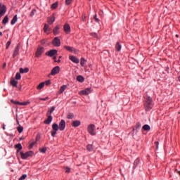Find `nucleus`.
Wrapping results in <instances>:
<instances>
[{"instance_id": "nucleus-1", "label": "nucleus", "mask_w": 180, "mask_h": 180, "mask_svg": "<svg viewBox=\"0 0 180 180\" xmlns=\"http://www.w3.org/2000/svg\"><path fill=\"white\" fill-rule=\"evenodd\" d=\"M144 106L146 111L151 110V109H153V98H151V97H146Z\"/></svg>"}, {"instance_id": "nucleus-2", "label": "nucleus", "mask_w": 180, "mask_h": 180, "mask_svg": "<svg viewBox=\"0 0 180 180\" xmlns=\"http://www.w3.org/2000/svg\"><path fill=\"white\" fill-rule=\"evenodd\" d=\"M95 129H96L95 124H91L89 125L87 130L89 134H91V136H95L96 134V132L95 131Z\"/></svg>"}, {"instance_id": "nucleus-3", "label": "nucleus", "mask_w": 180, "mask_h": 180, "mask_svg": "<svg viewBox=\"0 0 180 180\" xmlns=\"http://www.w3.org/2000/svg\"><path fill=\"white\" fill-rule=\"evenodd\" d=\"M20 155L22 160H26V158H29V157H32V155H33V151L30 150L26 152L25 153L23 152H20Z\"/></svg>"}, {"instance_id": "nucleus-4", "label": "nucleus", "mask_w": 180, "mask_h": 180, "mask_svg": "<svg viewBox=\"0 0 180 180\" xmlns=\"http://www.w3.org/2000/svg\"><path fill=\"white\" fill-rule=\"evenodd\" d=\"M52 129L53 130L51 131V136L52 137H56L57 131H58V124L56 123L53 124Z\"/></svg>"}, {"instance_id": "nucleus-5", "label": "nucleus", "mask_w": 180, "mask_h": 180, "mask_svg": "<svg viewBox=\"0 0 180 180\" xmlns=\"http://www.w3.org/2000/svg\"><path fill=\"white\" fill-rule=\"evenodd\" d=\"M52 44L55 47H60V46H61V41H60V39L56 37L52 40Z\"/></svg>"}, {"instance_id": "nucleus-6", "label": "nucleus", "mask_w": 180, "mask_h": 180, "mask_svg": "<svg viewBox=\"0 0 180 180\" xmlns=\"http://www.w3.org/2000/svg\"><path fill=\"white\" fill-rule=\"evenodd\" d=\"M141 128V123L138 122L135 125V127L133 128V132L132 134H137L139 133V130Z\"/></svg>"}, {"instance_id": "nucleus-7", "label": "nucleus", "mask_w": 180, "mask_h": 180, "mask_svg": "<svg viewBox=\"0 0 180 180\" xmlns=\"http://www.w3.org/2000/svg\"><path fill=\"white\" fill-rule=\"evenodd\" d=\"M58 127L60 131H63V130L65 129V120H61Z\"/></svg>"}, {"instance_id": "nucleus-8", "label": "nucleus", "mask_w": 180, "mask_h": 180, "mask_svg": "<svg viewBox=\"0 0 180 180\" xmlns=\"http://www.w3.org/2000/svg\"><path fill=\"white\" fill-rule=\"evenodd\" d=\"M44 51V48L39 46L38 47L37 51H36V57H40V56H41V54H43Z\"/></svg>"}, {"instance_id": "nucleus-9", "label": "nucleus", "mask_w": 180, "mask_h": 180, "mask_svg": "<svg viewBox=\"0 0 180 180\" xmlns=\"http://www.w3.org/2000/svg\"><path fill=\"white\" fill-rule=\"evenodd\" d=\"M60 72V66H56L51 70V75H56Z\"/></svg>"}, {"instance_id": "nucleus-10", "label": "nucleus", "mask_w": 180, "mask_h": 180, "mask_svg": "<svg viewBox=\"0 0 180 180\" xmlns=\"http://www.w3.org/2000/svg\"><path fill=\"white\" fill-rule=\"evenodd\" d=\"M57 54V50L56 49H52L48 52H46V55L49 56V57H53Z\"/></svg>"}, {"instance_id": "nucleus-11", "label": "nucleus", "mask_w": 180, "mask_h": 180, "mask_svg": "<svg viewBox=\"0 0 180 180\" xmlns=\"http://www.w3.org/2000/svg\"><path fill=\"white\" fill-rule=\"evenodd\" d=\"M0 13L1 15H5L6 13V6L4 4H0Z\"/></svg>"}, {"instance_id": "nucleus-12", "label": "nucleus", "mask_w": 180, "mask_h": 180, "mask_svg": "<svg viewBox=\"0 0 180 180\" xmlns=\"http://www.w3.org/2000/svg\"><path fill=\"white\" fill-rule=\"evenodd\" d=\"M19 49H20V47L19 46V44L18 46H15L13 53V58H15V57H16V56L19 55Z\"/></svg>"}, {"instance_id": "nucleus-13", "label": "nucleus", "mask_w": 180, "mask_h": 180, "mask_svg": "<svg viewBox=\"0 0 180 180\" xmlns=\"http://www.w3.org/2000/svg\"><path fill=\"white\" fill-rule=\"evenodd\" d=\"M69 58L70 61H72V63H75V64H78L79 63V59L74 56H70Z\"/></svg>"}, {"instance_id": "nucleus-14", "label": "nucleus", "mask_w": 180, "mask_h": 180, "mask_svg": "<svg viewBox=\"0 0 180 180\" xmlns=\"http://www.w3.org/2000/svg\"><path fill=\"white\" fill-rule=\"evenodd\" d=\"M91 89L87 88L84 90H82L79 92L80 95H89L91 94Z\"/></svg>"}, {"instance_id": "nucleus-15", "label": "nucleus", "mask_w": 180, "mask_h": 180, "mask_svg": "<svg viewBox=\"0 0 180 180\" xmlns=\"http://www.w3.org/2000/svg\"><path fill=\"white\" fill-rule=\"evenodd\" d=\"M64 32L67 34L70 33L71 32V27H70V25L65 24L63 26Z\"/></svg>"}, {"instance_id": "nucleus-16", "label": "nucleus", "mask_w": 180, "mask_h": 180, "mask_svg": "<svg viewBox=\"0 0 180 180\" xmlns=\"http://www.w3.org/2000/svg\"><path fill=\"white\" fill-rule=\"evenodd\" d=\"M48 118L44 122L45 124H50L53 122V117L51 115H47Z\"/></svg>"}, {"instance_id": "nucleus-17", "label": "nucleus", "mask_w": 180, "mask_h": 180, "mask_svg": "<svg viewBox=\"0 0 180 180\" xmlns=\"http://www.w3.org/2000/svg\"><path fill=\"white\" fill-rule=\"evenodd\" d=\"M56 110V107L52 106L50 108H49V110L46 113V116H51V114Z\"/></svg>"}, {"instance_id": "nucleus-18", "label": "nucleus", "mask_w": 180, "mask_h": 180, "mask_svg": "<svg viewBox=\"0 0 180 180\" xmlns=\"http://www.w3.org/2000/svg\"><path fill=\"white\" fill-rule=\"evenodd\" d=\"M53 33L54 34V36H57V34H58V33H60V25H56V27H55L53 30Z\"/></svg>"}, {"instance_id": "nucleus-19", "label": "nucleus", "mask_w": 180, "mask_h": 180, "mask_svg": "<svg viewBox=\"0 0 180 180\" xmlns=\"http://www.w3.org/2000/svg\"><path fill=\"white\" fill-rule=\"evenodd\" d=\"M55 21L56 17H54V15L48 18V22L49 23V25H53V23H54Z\"/></svg>"}, {"instance_id": "nucleus-20", "label": "nucleus", "mask_w": 180, "mask_h": 180, "mask_svg": "<svg viewBox=\"0 0 180 180\" xmlns=\"http://www.w3.org/2000/svg\"><path fill=\"white\" fill-rule=\"evenodd\" d=\"M80 125H81V121L79 120L73 121L72 123V126L73 127H78V126H80Z\"/></svg>"}, {"instance_id": "nucleus-21", "label": "nucleus", "mask_w": 180, "mask_h": 180, "mask_svg": "<svg viewBox=\"0 0 180 180\" xmlns=\"http://www.w3.org/2000/svg\"><path fill=\"white\" fill-rule=\"evenodd\" d=\"M29 72V68H25V69L23 68H20V74H26Z\"/></svg>"}, {"instance_id": "nucleus-22", "label": "nucleus", "mask_w": 180, "mask_h": 180, "mask_svg": "<svg viewBox=\"0 0 180 180\" xmlns=\"http://www.w3.org/2000/svg\"><path fill=\"white\" fill-rule=\"evenodd\" d=\"M11 85L12 86L16 87L18 86V81L15 80V79L12 78L11 80Z\"/></svg>"}, {"instance_id": "nucleus-23", "label": "nucleus", "mask_w": 180, "mask_h": 180, "mask_svg": "<svg viewBox=\"0 0 180 180\" xmlns=\"http://www.w3.org/2000/svg\"><path fill=\"white\" fill-rule=\"evenodd\" d=\"M65 89H67V85H63V86H62L60 88L59 91H58V94H63V92H64V91H65Z\"/></svg>"}, {"instance_id": "nucleus-24", "label": "nucleus", "mask_w": 180, "mask_h": 180, "mask_svg": "<svg viewBox=\"0 0 180 180\" xmlns=\"http://www.w3.org/2000/svg\"><path fill=\"white\" fill-rule=\"evenodd\" d=\"M18 22V15H15L11 20V25H15Z\"/></svg>"}, {"instance_id": "nucleus-25", "label": "nucleus", "mask_w": 180, "mask_h": 180, "mask_svg": "<svg viewBox=\"0 0 180 180\" xmlns=\"http://www.w3.org/2000/svg\"><path fill=\"white\" fill-rule=\"evenodd\" d=\"M143 130H144L145 131H150V125L148 124H145L142 127Z\"/></svg>"}, {"instance_id": "nucleus-26", "label": "nucleus", "mask_w": 180, "mask_h": 180, "mask_svg": "<svg viewBox=\"0 0 180 180\" xmlns=\"http://www.w3.org/2000/svg\"><path fill=\"white\" fill-rule=\"evenodd\" d=\"M77 81H78L79 82H84V81H85V78H84V77L79 75L77 77Z\"/></svg>"}, {"instance_id": "nucleus-27", "label": "nucleus", "mask_w": 180, "mask_h": 180, "mask_svg": "<svg viewBox=\"0 0 180 180\" xmlns=\"http://www.w3.org/2000/svg\"><path fill=\"white\" fill-rule=\"evenodd\" d=\"M15 148H17V152L19 153L20 150H22V144L18 143L15 146Z\"/></svg>"}, {"instance_id": "nucleus-28", "label": "nucleus", "mask_w": 180, "mask_h": 180, "mask_svg": "<svg viewBox=\"0 0 180 180\" xmlns=\"http://www.w3.org/2000/svg\"><path fill=\"white\" fill-rule=\"evenodd\" d=\"M115 49H116L117 51H120V50H122V45H120V44L119 42H117V44L115 45Z\"/></svg>"}, {"instance_id": "nucleus-29", "label": "nucleus", "mask_w": 180, "mask_h": 180, "mask_svg": "<svg viewBox=\"0 0 180 180\" xmlns=\"http://www.w3.org/2000/svg\"><path fill=\"white\" fill-rule=\"evenodd\" d=\"M8 20H9V18H8V15H6L2 20L3 25H6V23H8Z\"/></svg>"}, {"instance_id": "nucleus-30", "label": "nucleus", "mask_w": 180, "mask_h": 180, "mask_svg": "<svg viewBox=\"0 0 180 180\" xmlns=\"http://www.w3.org/2000/svg\"><path fill=\"white\" fill-rule=\"evenodd\" d=\"M64 49H65V50H67L68 51H70V53H72V49L74 48H72L71 46H65Z\"/></svg>"}, {"instance_id": "nucleus-31", "label": "nucleus", "mask_w": 180, "mask_h": 180, "mask_svg": "<svg viewBox=\"0 0 180 180\" xmlns=\"http://www.w3.org/2000/svg\"><path fill=\"white\" fill-rule=\"evenodd\" d=\"M86 63V60H85V58H82L80 60V65H82V67H84Z\"/></svg>"}, {"instance_id": "nucleus-32", "label": "nucleus", "mask_w": 180, "mask_h": 180, "mask_svg": "<svg viewBox=\"0 0 180 180\" xmlns=\"http://www.w3.org/2000/svg\"><path fill=\"white\" fill-rule=\"evenodd\" d=\"M58 6V2L56 1L54 4L51 5V9H56V8Z\"/></svg>"}, {"instance_id": "nucleus-33", "label": "nucleus", "mask_w": 180, "mask_h": 180, "mask_svg": "<svg viewBox=\"0 0 180 180\" xmlns=\"http://www.w3.org/2000/svg\"><path fill=\"white\" fill-rule=\"evenodd\" d=\"M40 153H42V154H46V151H47V148H39Z\"/></svg>"}, {"instance_id": "nucleus-34", "label": "nucleus", "mask_w": 180, "mask_h": 180, "mask_svg": "<svg viewBox=\"0 0 180 180\" xmlns=\"http://www.w3.org/2000/svg\"><path fill=\"white\" fill-rule=\"evenodd\" d=\"M88 151H94V146L88 145L86 147Z\"/></svg>"}, {"instance_id": "nucleus-35", "label": "nucleus", "mask_w": 180, "mask_h": 180, "mask_svg": "<svg viewBox=\"0 0 180 180\" xmlns=\"http://www.w3.org/2000/svg\"><path fill=\"white\" fill-rule=\"evenodd\" d=\"M44 87V82H41L40 83L38 86H37V89H41L42 88Z\"/></svg>"}, {"instance_id": "nucleus-36", "label": "nucleus", "mask_w": 180, "mask_h": 180, "mask_svg": "<svg viewBox=\"0 0 180 180\" xmlns=\"http://www.w3.org/2000/svg\"><path fill=\"white\" fill-rule=\"evenodd\" d=\"M139 162H140V159L137 158L136 160H135V161L134 162V165L135 167H137L139 165Z\"/></svg>"}, {"instance_id": "nucleus-37", "label": "nucleus", "mask_w": 180, "mask_h": 180, "mask_svg": "<svg viewBox=\"0 0 180 180\" xmlns=\"http://www.w3.org/2000/svg\"><path fill=\"white\" fill-rule=\"evenodd\" d=\"M68 119H74V114L72 112H70L68 116Z\"/></svg>"}, {"instance_id": "nucleus-38", "label": "nucleus", "mask_w": 180, "mask_h": 180, "mask_svg": "<svg viewBox=\"0 0 180 180\" xmlns=\"http://www.w3.org/2000/svg\"><path fill=\"white\" fill-rule=\"evenodd\" d=\"M29 103H30V102L27 101V102H22V103H20V105L21 106H26L27 105H29Z\"/></svg>"}, {"instance_id": "nucleus-39", "label": "nucleus", "mask_w": 180, "mask_h": 180, "mask_svg": "<svg viewBox=\"0 0 180 180\" xmlns=\"http://www.w3.org/2000/svg\"><path fill=\"white\" fill-rule=\"evenodd\" d=\"M22 78V76L20 75V73L17 72L15 75V79H20Z\"/></svg>"}, {"instance_id": "nucleus-40", "label": "nucleus", "mask_w": 180, "mask_h": 180, "mask_svg": "<svg viewBox=\"0 0 180 180\" xmlns=\"http://www.w3.org/2000/svg\"><path fill=\"white\" fill-rule=\"evenodd\" d=\"M17 129L19 133H22V131H23V127L20 126L17 128Z\"/></svg>"}, {"instance_id": "nucleus-41", "label": "nucleus", "mask_w": 180, "mask_h": 180, "mask_svg": "<svg viewBox=\"0 0 180 180\" xmlns=\"http://www.w3.org/2000/svg\"><path fill=\"white\" fill-rule=\"evenodd\" d=\"M11 103H13L14 105H20V102L15 101V100H11Z\"/></svg>"}, {"instance_id": "nucleus-42", "label": "nucleus", "mask_w": 180, "mask_h": 180, "mask_svg": "<svg viewBox=\"0 0 180 180\" xmlns=\"http://www.w3.org/2000/svg\"><path fill=\"white\" fill-rule=\"evenodd\" d=\"M25 178H27V174H23V175H22V176H20L18 180H24Z\"/></svg>"}, {"instance_id": "nucleus-43", "label": "nucleus", "mask_w": 180, "mask_h": 180, "mask_svg": "<svg viewBox=\"0 0 180 180\" xmlns=\"http://www.w3.org/2000/svg\"><path fill=\"white\" fill-rule=\"evenodd\" d=\"M48 29H49V25L45 24L44 27V31L45 32V33L47 32Z\"/></svg>"}, {"instance_id": "nucleus-44", "label": "nucleus", "mask_w": 180, "mask_h": 180, "mask_svg": "<svg viewBox=\"0 0 180 180\" xmlns=\"http://www.w3.org/2000/svg\"><path fill=\"white\" fill-rule=\"evenodd\" d=\"M46 43H47V39H42L41 41V44H42L43 46H44V44H46Z\"/></svg>"}, {"instance_id": "nucleus-45", "label": "nucleus", "mask_w": 180, "mask_h": 180, "mask_svg": "<svg viewBox=\"0 0 180 180\" xmlns=\"http://www.w3.org/2000/svg\"><path fill=\"white\" fill-rule=\"evenodd\" d=\"M36 144V142H32L30 143V145L29 146V148L32 149L33 148V146H34Z\"/></svg>"}, {"instance_id": "nucleus-46", "label": "nucleus", "mask_w": 180, "mask_h": 180, "mask_svg": "<svg viewBox=\"0 0 180 180\" xmlns=\"http://www.w3.org/2000/svg\"><path fill=\"white\" fill-rule=\"evenodd\" d=\"M34 13H36V9H32L30 16H34Z\"/></svg>"}, {"instance_id": "nucleus-47", "label": "nucleus", "mask_w": 180, "mask_h": 180, "mask_svg": "<svg viewBox=\"0 0 180 180\" xmlns=\"http://www.w3.org/2000/svg\"><path fill=\"white\" fill-rule=\"evenodd\" d=\"M72 2V0H65L66 5H70V4Z\"/></svg>"}, {"instance_id": "nucleus-48", "label": "nucleus", "mask_w": 180, "mask_h": 180, "mask_svg": "<svg viewBox=\"0 0 180 180\" xmlns=\"http://www.w3.org/2000/svg\"><path fill=\"white\" fill-rule=\"evenodd\" d=\"M70 171H71V169L70 167H66L65 168V172L67 174H70Z\"/></svg>"}, {"instance_id": "nucleus-49", "label": "nucleus", "mask_w": 180, "mask_h": 180, "mask_svg": "<svg viewBox=\"0 0 180 180\" xmlns=\"http://www.w3.org/2000/svg\"><path fill=\"white\" fill-rule=\"evenodd\" d=\"M79 51L77 49H75L73 48L72 49V53H74L75 54H78Z\"/></svg>"}, {"instance_id": "nucleus-50", "label": "nucleus", "mask_w": 180, "mask_h": 180, "mask_svg": "<svg viewBox=\"0 0 180 180\" xmlns=\"http://www.w3.org/2000/svg\"><path fill=\"white\" fill-rule=\"evenodd\" d=\"M9 46H11V41H7L6 49H9Z\"/></svg>"}, {"instance_id": "nucleus-51", "label": "nucleus", "mask_w": 180, "mask_h": 180, "mask_svg": "<svg viewBox=\"0 0 180 180\" xmlns=\"http://www.w3.org/2000/svg\"><path fill=\"white\" fill-rule=\"evenodd\" d=\"M94 20H95L96 22H99V19L97 18V15H95L94 16Z\"/></svg>"}, {"instance_id": "nucleus-52", "label": "nucleus", "mask_w": 180, "mask_h": 180, "mask_svg": "<svg viewBox=\"0 0 180 180\" xmlns=\"http://www.w3.org/2000/svg\"><path fill=\"white\" fill-rule=\"evenodd\" d=\"M51 81L47 80L46 82H45V85H51Z\"/></svg>"}, {"instance_id": "nucleus-53", "label": "nucleus", "mask_w": 180, "mask_h": 180, "mask_svg": "<svg viewBox=\"0 0 180 180\" xmlns=\"http://www.w3.org/2000/svg\"><path fill=\"white\" fill-rule=\"evenodd\" d=\"M40 101H49V97H46V98H39Z\"/></svg>"}, {"instance_id": "nucleus-54", "label": "nucleus", "mask_w": 180, "mask_h": 180, "mask_svg": "<svg viewBox=\"0 0 180 180\" xmlns=\"http://www.w3.org/2000/svg\"><path fill=\"white\" fill-rule=\"evenodd\" d=\"M92 36H93L94 37H96V39H98V34H97V33H93V34H92Z\"/></svg>"}, {"instance_id": "nucleus-55", "label": "nucleus", "mask_w": 180, "mask_h": 180, "mask_svg": "<svg viewBox=\"0 0 180 180\" xmlns=\"http://www.w3.org/2000/svg\"><path fill=\"white\" fill-rule=\"evenodd\" d=\"M155 144L156 146V148H158V146H159L160 143L158 141H156V142H155Z\"/></svg>"}, {"instance_id": "nucleus-56", "label": "nucleus", "mask_w": 180, "mask_h": 180, "mask_svg": "<svg viewBox=\"0 0 180 180\" xmlns=\"http://www.w3.org/2000/svg\"><path fill=\"white\" fill-rule=\"evenodd\" d=\"M63 56H59V59L56 61V63H61L60 58H62Z\"/></svg>"}, {"instance_id": "nucleus-57", "label": "nucleus", "mask_w": 180, "mask_h": 180, "mask_svg": "<svg viewBox=\"0 0 180 180\" xmlns=\"http://www.w3.org/2000/svg\"><path fill=\"white\" fill-rule=\"evenodd\" d=\"M53 60H55V63H57V60H57V57L56 56L53 57Z\"/></svg>"}, {"instance_id": "nucleus-58", "label": "nucleus", "mask_w": 180, "mask_h": 180, "mask_svg": "<svg viewBox=\"0 0 180 180\" xmlns=\"http://www.w3.org/2000/svg\"><path fill=\"white\" fill-rule=\"evenodd\" d=\"M3 130H5V124H3Z\"/></svg>"}, {"instance_id": "nucleus-59", "label": "nucleus", "mask_w": 180, "mask_h": 180, "mask_svg": "<svg viewBox=\"0 0 180 180\" xmlns=\"http://www.w3.org/2000/svg\"><path fill=\"white\" fill-rule=\"evenodd\" d=\"M5 67H6V63H4L3 65V68H5Z\"/></svg>"}, {"instance_id": "nucleus-60", "label": "nucleus", "mask_w": 180, "mask_h": 180, "mask_svg": "<svg viewBox=\"0 0 180 180\" xmlns=\"http://www.w3.org/2000/svg\"><path fill=\"white\" fill-rule=\"evenodd\" d=\"M4 14H1V13H0V19H1V16H4Z\"/></svg>"}, {"instance_id": "nucleus-61", "label": "nucleus", "mask_w": 180, "mask_h": 180, "mask_svg": "<svg viewBox=\"0 0 180 180\" xmlns=\"http://www.w3.org/2000/svg\"><path fill=\"white\" fill-rule=\"evenodd\" d=\"M178 79H179V81L180 82V76L178 77Z\"/></svg>"}, {"instance_id": "nucleus-62", "label": "nucleus", "mask_w": 180, "mask_h": 180, "mask_svg": "<svg viewBox=\"0 0 180 180\" xmlns=\"http://www.w3.org/2000/svg\"><path fill=\"white\" fill-rule=\"evenodd\" d=\"M0 36H2V32H0Z\"/></svg>"}, {"instance_id": "nucleus-63", "label": "nucleus", "mask_w": 180, "mask_h": 180, "mask_svg": "<svg viewBox=\"0 0 180 180\" xmlns=\"http://www.w3.org/2000/svg\"><path fill=\"white\" fill-rule=\"evenodd\" d=\"M176 37H179V35L176 34Z\"/></svg>"}, {"instance_id": "nucleus-64", "label": "nucleus", "mask_w": 180, "mask_h": 180, "mask_svg": "<svg viewBox=\"0 0 180 180\" xmlns=\"http://www.w3.org/2000/svg\"><path fill=\"white\" fill-rule=\"evenodd\" d=\"M179 175H180V172H179Z\"/></svg>"}]
</instances>
